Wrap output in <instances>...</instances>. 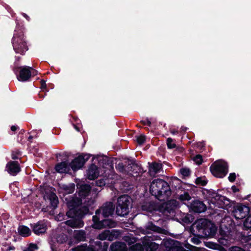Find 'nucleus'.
Returning <instances> with one entry per match:
<instances>
[{
	"label": "nucleus",
	"instance_id": "nucleus-1",
	"mask_svg": "<svg viewBox=\"0 0 251 251\" xmlns=\"http://www.w3.org/2000/svg\"><path fill=\"white\" fill-rule=\"evenodd\" d=\"M75 185L70 183L68 185L61 184L59 185L58 192L64 197V201L69 209L67 215L73 219L65 222L66 225L72 227L80 228L84 225L83 222L79 218L87 214L89 211L87 206L81 205L82 201L77 198L65 197L66 195L72 194L74 192Z\"/></svg>",
	"mask_w": 251,
	"mask_h": 251
},
{
	"label": "nucleus",
	"instance_id": "nucleus-2",
	"mask_svg": "<svg viewBox=\"0 0 251 251\" xmlns=\"http://www.w3.org/2000/svg\"><path fill=\"white\" fill-rule=\"evenodd\" d=\"M25 27L23 25L17 24L12 39V44L16 53L25 54L28 50L26 36L25 35Z\"/></svg>",
	"mask_w": 251,
	"mask_h": 251
},
{
	"label": "nucleus",
	"instance_id": "nucleus-3",
	"mask_svg": "<svg viewBox=\"0 0 251 251\" xmlns=\"http://www.w3.org/2000/svg\"><path fill=\"white\" fill-rule=\"evenodd\" d=\"M150 192L160 201H164L171 194L168 183L161 179L153 180L150 186Z\"/></svg>",
	"mask_w": 251,
	"mask_h": 251
},
{
	"label": "nucleus",
	"instance_id": "nucleus-4",
	"mask_svg": "<svg viewBox=\"0 0 251 251\" xmlns=\"http://www.w3.org/2000/svg\"><path fill=\"white\" fill-rule=\"evenodd\" d=\"M13 71L20 81H27L31 76L38 74V71L27 66H19L18 64L13 67Z\"/></svg>",
	"mask_w": 251,
	"mask_h": 251
},
{
	"label": "nucleus",
	"instance_id": "nucleus-5",
	"mask_svg": "<svg viewBox=\"0 0 251 251\" xmlns=\"http://www.w3.org/2000/svg\"><path fill=\"white\" fill-rule=\"evenodd\" d=\"M130 198L126 195L120 197L117 200V205L116 212L120 216L126 215L129 212Z\"/></svg>",
	"mask_w": 251,
	"mask_h": 251
},
{
	"label": "nucleus",
	"instance_id": "nucleus-6",
	"mask_svg": "<svg viewBox=\"0 0 251 251\" xmlns=\"http://www.w3.org/2000/svg\"><path fill=\"white\" fill-rule=\"evenodd\" d=\"M210 171L215 176L222 178L227 173V164L222 160L217 161L211 166Z\"/></svg>",
	"mask_w": 251,
	"mask_h": 251
},
{
	"label": "nucleus",
	"instance_id": "nucleus-7",
	"mask_svg": "<svg viewBox=\"0 0 251 251\" xmlns=\"http://www.w3.org/2000/svg\"><path fill=\"white\" fill-rule=\"evenodd\" d=\"M198 226L202 230V232L207 236H212L216 233V227L210 221L206 220H201L198 222Z\"/></svg>",
	"mask_w": 251,
	"mask_h": 251
},
{
	"label": "nucleus",
	"instance_id": "nucleus-8",
	"mask_svg": "<svg viewBox=\"0 0 251 251\" xmlns=\"http://www.w3.org/2000/svg\"><path fill=\"white\" fill-rule=\"evenodd\" d=\"M101 217H98L97 215H94L93 217V224L92 226L96 229H101L104 227L113 228L116 226V223L110 219H106L100 221Z\"/></svg>",
	"mask_w": 251,
	"mask_h": 251
},
{
	"label": "nucleus",
	"instance_id": "nucleus-9",
	"mask_svg": "<svg viewBox=\"0 0 251 251\" xmlns=\"http://www.w3.org/2000/svg\"><path fill=\"white\" fill-rule=\"evenodd\" d=\"M249 207L241 204H238L233 207L232 213L236 219H242L248 215Z\"/></svg>",
	"mask_w": 251,
	"mask_h": 251
},
{
	"label": "nucleus",
	"instance_id": "nucleus-10",
	"mask_svg": "<svg viewBox=\"0 0 251 251\" xmlns=\"http://www.w3.org/2000/svg\"><path fill=\"white\" fill-rule=\"evenodd\" d=\"M114 210V206L112 202H109L105 203L100 209L96 212V215L98 217H108L111 215Z\"/></svg>",
	"mask_w": 251,
	"mask_h": 251
},
{
	"label": "nucleus",
	"instance_id": "nucleus-11",
	"mask_svg": "<svg viewBox=\"0 0 251 251\" xmlns=\"http://www.w3.org/2000/svg\"><path fill=\"white\" fill-rule=\"evenodd\" d=\"M89 157V154L81 155L76 157L70 164L71 169L74 171L80 169Z\"/></svg>",
	"mask_w": 251,
	"mask_h": 251
},
{
	"label": "nucleus",
	"instance_id": "nucleus-12",
	"mask_svg": "<svg viewBox=\"0 0 251 251\" xmlns=\"http://www.w3.org/2000/svg\"><path fill=\"white\" fill-rule=\"evenodd\" d=\"M106 173V170L103 169H98V167L95 165H92L89 168L87 172V177L91 180L95 179L100 175H103Z\"/></svg>",
	"mask_w": 251,
	"mask_h": 251
},
{
	"label": "nucleus",
	"instance_id": "nucleus-13",
	"mask_svg": "<svg viewBox=\"0 0 251 251\" xmlns=\"http://www.w3.org/2000/svg\"><path fill=\"white\" fill-rule=\"evenodd\" d=\"M116 169L120 172L123 174H131L130 172H133L135 171V173H137L140 171V168L138 165L135 163H131L126 168L124 167V166L122 163H119L116 166Z\"/></svg>",
	"mask_w": 251,
	"mask_h": 251
},
{
	"label": "nucleus",
	"instance_id": "nucleus-14",
	"mask_svg": "<svg viewBox=\"0 0 251 251\" xmlns=\"http://www.w3.org/2000/svg\"><path fill=\"white\" fill-rule=\"evenodd\" d=\"M154 237V236H145L143 238L142 243L147 251H154L158 248L157 244L153 242L155 240Z\"/></svg>",
	"mask_w": 251,
	"mask_h": 251
},
{
	"label": "nucleus",
	"instance_id": "nucleus-15",
	"mask_svg": "<svg viewBox=\"0 0 251 251\" xmlns=\"http://www.w3.org/2000/svg\"><path fill=\"white\" fill-rule=\"evenodd\" d=\"M117 235V232L114 230H105L99 234L98 238L101 240L112 241L116 238Z\"/></svg>",
	"mask_w": 251,
	"mask_h": 251
},
{
	"label": "nucleus",
	"instance_id": "nucleus-16",
	"mask_svg": "<svg viewBox=\"0 0 251 251\" xmlns=\"http://www.w3.org/2000/svg\"><path fill=\"white\" fill-rule=\"evenodd\" d=\"M6 169L8 173L12 176L16 175L20 171L19 165L16 161L8 162L6 165Z\"/></svg>",
	"mask_w": 251,
	"mask_h": 251
},
{
	"label": "nucleus",
	"instance_id": "nucleus-17",
	"mask_svg": "<svg viewBox=\"0 0 251 251\" xmlns=\"http://www.w3.org/2000/svg\"><path fill=\"white\" fill-rule=\"evenodd\" d=\"M178 202L175 200H172L164 203L162 207L164 208V212L173 213V210L178 206Z\"/></svg>",
	"mask_w": 251,
	"mask_h": 251
},
{
	"label": "nucleus",
	"instance_id": "nucleus-18",
	"mask_svg": "<svg viewBox=\"0 0 251 251\" xmlns=\"http://www.w3.org/2000/svg\"><path fill=\"white\" fill-rule=\"evenodd\" d=\"M47 230V226L43 222H39L35 224L33 227V230L35 234L40 235L44 233Z\"/></svg>",
	"mask_w": 251,
	"mask_h": 251
},
{
	"label": "nucleus",
	"instance_id": "nucleus-19",
	"mask_svg": "<svg viewBox=\"0 0 251 251\" xmlns=\"http://www.w3.org/2000/svg\"><path fill=\"white\" fill-rule=\"evenodd\" d=\"M71 167L66 162H62L57 164L55 167L56 172L59 173H66L70 171Z\"/></svg>",
	"mask_w": 251,
	"mask_h": 251
},
{
	"label": "nucleus",
	"instance_id": "nucleus-20",
	"mask_svg": "<svg viewBox=\"0 0 251 251\" xmlns=\"http://www.w3.org/2000/svg\"><path fill=\"white\" fill-rule=\"evenodd\" d=\"M192 209L196 212L201 213L206 210L205 205L201 201H196L191 204Z\"/></svg>",
	"mask_w": 251,
	"mask_h": 251
},
{
	"label": "nucleus",
	"instance_id": "nucleus-21",
	"mask_svg": "<svg viewBox=\"0 0 251 251\" xmlns=\"http://www.w3.org/2000/svg\"><path fill=\"white\" fill-rule=\"evenodd\" d=\"M162 165L160 163H153L150 164L149 173L151 176H154L157 173L161 170Z\"/></svg>",
	"mask_w": 251,
	"mask_h": 251
},
{
	"label": "nucleus",
	"instance_id": "nucleus-22",
	"mask_svg": "<svg viewBox=\"0 0 251 251\" xmlns=\"http://www.w3.org/2000/svg\"><path fill=\"white\" fill-rule=\"evenodd\" d=\"M112 251H127L126 244L122 242H116L112 244L110 247Z\"/></svg>",
	"mask_w": 251,
	"mask_h": 251
},
{
	"label": "nucleus",
	"instance_id": "nucleus-23",
	"mask_svg": "<svg viewBox=\"0 0 251 251\" xmlns=\"http://www.w3.org/2000/svg\"><path fill=\"white\" fill-rule=\"evenodd\" d=\"M90 191V187L88 185L84 184L80 186L79 195L81 198H84L88 196V194Z\"/></svg>",
	"mask_w": 251,
	"mask_h": 251
},
{
	"label": "nucleus",
	"instance_id": "nucleus-24",
	"mask_svg": "<svg viewBox=\"0 0 251 251\" xmlns=\"http://www.w3.org/2000/svg\"><path fill=\"white\" fill-rule=\"evenodd\" d=\"M18 232L19 234L23 237H27L31 234V230L30 229L25 226H20L18 228Z\"/></svg>",
	"mask_w": 251,
	"mask_h": 251
},
{
	"label": "nucleus",
	"instance_id": "nucleus-25",
	"mask_svg": "<svg viewBox=\"0 0 251 251\" xmlns=\"http://www.w3.org/2000/svg\"><path fill=\"white\" fill-rule=\"evenodd\" d=\"M49 199L52 207L55 208L58 203V200L56 195L54 193H50L49 195Z\"/></svg>",
	"mask_w": 251,
	"mask_h": 251
},
{
	"label": "nucleus",
	"instance_id": "nucleus-26",
	"mask_svg": "<svg viewBox=\"0 0 251 251\" xmlns=\"http://www.w3.org/2000/svg\"><path fill=\"white\" fill-rule=\"evenodd\" d=\"M74 238L79 241H84L85 238V233L81 230H75L74 232Z\"/></svg>",
	"mask_w": 251,
	"mask_h": 251
},
{
	"label": "nucleus",
	"instance_id": "nucleus-27",
	"mask_svg": "<svg viewBox=\"0 0 251 251\" xmlns=\"http://www.w3.org/2000/svg\"><path fill=\"white\" fill-rule=\"evenodd\" d=\"M124 239V241L129 245L134 244L136 242V239L135 238L131 235L125 236Z\"/></svg>",
	"mask_w": 251,
	"mask_h": 251
},
{
	"label": "nucleus",
	"instance_id": "nucleus-28",
	"mask_svg": "<svg viewBox=\"0 0 251 251\" xmlns=\"http://www.w3.org/2000/svg\"><path fill=\"white\" fill-rule=\"evenodd\" d=\"M73 250L74 251H95L92 248L84 245L78 246Z\"/></svg>",
	"mask_w": 251,
	"mask_h": 251
},
{
	"label": "nucleus",
	"instance_id": "nucleus-29",
	"mask_svg": "<svg viewBox=\"0 0 251 251\" xmlns=\"http://www.w3.org/2000/svg\"><path fill=\"white\" fill-rule=\"evenodd\" d=\"M178 198L181 201H185L190 200L191 197L188 193L185 192L183 194L179 195Z\"/></svg>",
	"mask_w": 251,
	"mask_h": 251
},
{
	"label": "nucleus",
	"instance_id": "nucleus-30",
	"mask_svg": "<svg viewBox=\"0 0 251 251\" xmlns=\"http://www.w3.org/2000/svg\"><path fill=\"white\" fill-rule=\"evenodd\" d=\"M143 246L140 243H137L130 247V251H143Z\"/></svg>",
	"mask_w": 251,
	"mask_h": 251
},
{
	"label": "nucleus",
	"instance_id": "nucleus-31",
	"mask_svg": "<svg viewBox=\"0 0 251 251\" xmlns=\"http://www.w3.org/2000/svg\"><path fill=\"white\" fill-rule=\"evenodd\" d=\"M67 238V237L66 235L61 234L56 237V240L58 243H63L66 241Z\"/></svg>",
	"mask_w": 251,
	"mask_h": 251
},
{
	"label": "nucleus",
	"instance_id": "nucleus-32",
	"mask_svg": "<svg viewBox=\"0 0 251 251\" xmlns=\"http://www.w3.org/2000/svg\"><path fill=\"white\" fill-rule=\"evenodd\" d=\"M147 228L153 231L160 232L161 229L158 227L153 225L152 223H149L147 226Z\"/></svg>",
	"mask_w": 251,
	"mask_h": 251
},
{
	"label": "nucleus",
	"instance_id": "nucleus-33",
	"mask_svg": "<svg viewBox=\"0 0 251 251\" xmlns=\"http://www.w3.org/2000/svg\"><path fill=\"white\" fill-rule=\"evenodd\" d=\"M37 249L36 244L31 243L23 251H35Z\"/></svg>",
	"mask_w": 251,
	"mask_h": 251
},
{
	"label": "nucleus",
	"instance_id": "nucleus-34",
	"mask_svg": "<svg viewBox=\"0 0 251 251\" xmlns=\"http://www.w3.org/2000/svg\"><path fill=\"white\" fill-rule=\"evenodd\" d=\"M146 140V137L144 135H141L136 137V140L138 144H142L144 143Z\"/></svg>",
	"mask_w": 251,
	"mask_h": 251
},
{
	"label": "nucleus",
	"instance_id": "nucleus-35",
	"mask_svg": "<svg viewBox=\"0 0 251 251\" xmlns=\"http://www.w3.org/2000/svg\"><path fill=\"white\" fill-rule=\"evenodd\" d=\"M180 172L181 174L184 176H187L190 175V170L188 168H182L180 169Z\"/></svg>",
	"mask_w": 251,
	"mask_h": 251
},
{
	"label": "nucleus",
	"instance_id": "nucleus-36",
	"mask_svg": "<svg viewBox=\"0 0 251 251\" xmlns=\"http://www.w3.org/2000/svg\"><path fill=\"white\" fill-rule=\"evenodd\" d=\"M244 226L248 228H251V216H249L244 222Z\"/></svg>",
	"mask_w": 251,
	"mask_h": 251
},
{
	"label": "nucleus",
	"instance_id": "nucleus-37",
	"mask_svg": "<svg viewBox=\"0 0 251 251\" xmlns=\"http://www.w3.org/2000/svg\"><path fill=\"white\" fill-rule=\"evenodd\" d=\"M196 182L198 184H201L202 186L205 185L207 182L204 179L201 177H198L196 180Z\"/></svg>",
	"mask_w": 251,
	"mask_h": 251
},
{
	"label": "nucleus",
	"instance_id": "nucleus-38",
	"mask_svg": "<svg viewBox=\"0 0 251 251\" xmlns=\"http://www.w3.org/2000/svg\"><path fill=\"white\" fill-rule=\"evenodd\" d=\"M193 160L196 163L199 165L202 162V156L201 155H197L194 157Z\"/></svg>",
	"mask_w": 251,
	"mask_h": 251
},
{
	"label": "nucleus",
	"instance_id": "nucleus-39",
	"mask_svg": "<svg viewBox=\"0 0 251 251\" xmlns=\"http://www.w3.org/2000/svg\"><path fill=\"white\" fill-rule=\"evenodd\" d=\"M167 146L170 149H173L176 147V145L173 143V140L171 138L167 139Z\"/></svg>",
	"mask_w": 251,
	"mask_h": 251
},
{
	"label": "nucleus",
	"instance_id": "nucleus-40",
	"mask_svg": "<svg viewBox=\"0 0 251 251\" xmlns=\"http://www.w3.org/2000/svg\"><path fill=\"white\" fill-rule=\"evenodd\" d=\"M107 179H103L102 180H100L98 181L97 182V185L101 187L102 186H104L106 184H107L108 182Z\"/></svg>",
	"mask_w": 251,
	"mask_h": 251
},
{
	"label": "nucleus",
	"instance_id": "nucleus-41",
	"mask_svg": "<svg viewBox=\"0 0 251 251\" xmlns=\"http://www.w3.org/2000/svg\"><path fill=\"white\" fill-rule=\"evenodd\" d=\"M236 178V175L235 173H231L228 176V179L230 181L233 182L235 180Z\"/></svg>",
	"mask_w": 251,
	"mask_h": 251
},
{
	"label": "nucleus",
	"instance_id": "nucleus-42",
	"mask_svg": "<svg viewBox=\"0 0 251 251\" xmlns=\"http://www.w3.org/2000/svg\"><path fill=\"white\" fill-rule=\"evenodd\" d=\"M206 246L211 249H214L216 245L212 243L207 242L206 243Z\"/></svg>",
	"mask_w": 251,
	"mask_h": 251
},
{
	"label": "nucleus",
	"instance_id": "nucleus-43",
	"mask_svg": "<svg viewBox=\"0 0 251 251\" xmlns=\"http://www.w3.org/2000/svg\"><path fill=\"white\" fill-rule=\"evenodd\" d=\"M191 241L193 243H194V244H197V245L199 244V243L200 242V240L196 238H192Z\"/></svg>",
	"mask_w": 251,
	"mask_h": 251
},
{
	"label": "nucleus",
	"instance_id": "nucleus-44",
	"mask_svg": "<svg viewBox=\"0 0 251 251\" xmlns=\"http://www.w3.org/2000/svg\"><path fill=\"white\" fill-rule=\"evenodd\" d=\"M143 124H144V125H149V126H150V125H151V122H150L149 120H148V119H147V120H146L143 121Z\"/></svg>",
	"mask_w": 251,
	"mask_h": 251
},
{
	"label": "nucleus",
	"instance_id": "nucleus-45",
	"mask_svg": "<svg viewBox=\"0 0 251 251\" xmlns=\"http://www.w3.org/2000/svg\"><path fill=\"white\" fill-rule=\"evenodd\" d=\"M23 15L28 21H29L30 17L27 14L25 13H23Z\"/></svg>",
	"mask_w": 251,
	"mask_h": 251
},
{
	"label": "nucleus",
	"instance_id": "nucleus-46",
	"mask_svg": "<svg viewBox=\"0 0 251 251\" xmlns=\"http://www.w3.org/2000/svg\"><path fill=\"white\" fill-rule=\"evenodd\" d=\"M14 249V247L10 246L6 250V251H10L11 250H13Z\"/></svg>",
	"mask_w": 251,
	"mask_h": 251
},
{
	"label": "nucleus",
	"instance_id": "nucleus-47",
	"mask_svg": "<svg viewBox=\"0 0 251 251\" xmlns=\"http://www.w3.org/2000/svg\"><path fill=\"white\" fill-rule=\"evenodd\" d=\"M11 129L12 131H14L17 129V127L15 126H11Z\"/></svg>",
	"mask_w": 251,
	"mask_h": 251
},
{
	"label": "nucleus",
	"instance_id": "nucleus-48",
	"mask_svg": "<svg viewBox=\"0 0 251 251\" xmlns=\"http://www.w3.org/2000/svg\"><path fill=\"white\" fill-rule=\"evenodd\" d=\"M15 58H16V61L19 62L20 61V59H21L20 56H16Z\"/></svg>",
	"mask_w": 251,
	"mask_h": 251
},
{
	"label": "nucleus",
	"instance_id": "nucleus-49",
	"mask_svg": "<svg viewBox=\"0 0 251 251\" xmlns=\"http://www.w3.org/2000/svg\"><path fill=\"white\" fill-rule=\"evenodd\" d=\"M232 189L234 192H237L238 191V190L235 186L232 187Z\"/></svg>",
	"mask_w": 251,
	"mask_h": 251
},
{
	"label": "nucleus",
	"instance_id": "nucleus-50",
	"mask_svg": "<svg viewBox=\"0 0 251 251\" xmlns=\"http://www.w3.org/2000/svg\"><path fill=\"white\" fill-rule=\"evenodd\" d=\"M46 86V83L45 82L42 81V87H45Z\"/></svg>",
	"mask_w": 251,
	"mask_h": 251
},
{
	"label": "nucleus",
	"instance_id": "nucleus-51",
	"mask_svg": "<svg viewBox=\"0 0 251 251\" xmlns=\"http://www.w3.org/2000/svg\"><path fill=\"white\" fill-rule=\"evenodd\" d=\"M181 129L183 131H186L187 130V128L186 127H182Z\"/></svg>",
	"mask_w": 251,
	"mask_h": 251
},
{
	"label": "nucleus",
	"instance_id": "nucleus-52",
	"mask_svg": "<svg viewBox=\"0 0 251 251\" xmlns=\"http://www.w3.org/2000/svg\"><path fill=\"white\" fill-rule=\"evenodd\" d=\"M171 133H172V134H175V133H177V131H175V130H172V131H171Z\"/></svg>",
	"mask_w": 251,
	"mask_h": 251
},
{
	"label": "nucleus",
	"instance_id": "nucleus-53",
	"mask_svg": "<svg viewBox=\"0 0 251 251\" xmlns=\"http://www.w3.org/2000/svg\"><path fill=\"white\" fill-rule=\"evenodd\" d=\"M221 240H222V239H220V242H221L222 244H224V245H226V244H225V243H224V242L222 241Z\"/></svg>",
	"mask_w": 251,
	"mask_h": 251
}]
</instances>
